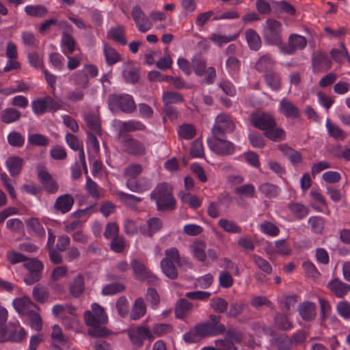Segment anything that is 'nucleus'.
<instances>
[{"label":"nucleus","instance_id":"obj_1","mask_svg":"<svg viewBox=\"0 0 350 350\" xmlns=\"http://www.w3.org/2000/svg\"><path fill=\"white\" fill-rule=\"evenodd\" d=\"M210 321L197 325L193 329L184 334L186 342L193 343L198 342L204 337L217 336L224 333L225 327L220 323V317L211 314Z\"/></svg>","mask_w":350,"mask_h":350},{"label":"nucleus","instance_id":"obj_2","mask_svg":"<svg viewBox=\"0 0 350 350\" xmlns=\"http://www.w3.org/2000/svg\"><path fill=\"white\" fill-rule=\"evenodd\" d=\"M91 309L84 313L85 323L90 327L88 334L93 337L106 336L107 330L103 325L107 323L108 317L104 308L97 303H94L91 305Z\"/></svg>","mask_w":350,"mask_h":350},{"label":"nucleus","instance_id":"obj_3","mask_svg":"<svg viewBox=\"0 0 350 350\" xmlns=\"http://www.w3.org/2000/svg\"><path fill=\"white\" fill-rule=\"evenodd\" d=\"M152 199L154 200L159 210L173 209L176 200L172 195V187L167 183H161L152 191Z\"/></svg>","mask_w":350,"mask_h":350},{"label":"nucleus","instance_id":"obj_4","mask_svg":"<svg viewBox=\"0 0 350 350\" xmlns=\"http://www.w3.org/2000/svg\"><path fill=\"white\" fill-rule=\"evenodd\" d=\"M282 24L275 19L268 18L264 25L263 37L265 40L271 45H282Z\"/></svg>","mask_w":350,"mask_h":350},{"label":"nucleus","instance_id":"obj_5","mask_svg":"<svg viewBox=\"0 0 350 350\" xmlns=\"http://www.w3.org/2000/svg\"><path fill=\"white\" fill-rule=\"evenodd\" d=\"M165 257L161 262V268L163 273L170 279H175L178 276L176 265L180 262L178 251L175 247L165 250Z\"/></svg>","mask_w":350,"mask_h":350},{"label":"nucleus","instance_id":"obj_6","mask_svg":"<svg viewBox=\"0 0 350 350\" xmlns=\"http://www.w3.org/2000/svg\"><path fill=\"white\" fill-rule=\"evenodd\" d=\"M108 104L111 111L120 109L124 112L130 113L135 109V103L133 97L128 94H111L109 97Z\"/></svg>","mask_w":350,"mask_h":350},{"label":"nucleus","instance_id":"obj_7","mask_svg":"<svg viewBox=\"0 0 350 350\" xmlns=\"http://www.w3.org/2000/svg\"><path fill=\"white\" fill-rule=\"evenodd\" d=\"M120 148L124 152L134 157H142L147 152L143 142L129 135L122 138Z\"/></svg>","mask_w":350,"mask_h":350},{"label":"nucleus","instance_id":"obj_8","mask_svg":"<svg viewBox=\"0 0 350 350\" xmlns=\"http://www.w3.org/2000/svg\"><path fill=\"white\" fill-rule=\"evenodd\" d=\"M34 114L40 116L47 111H55L62 108V105L51 96L37 98L31 103Z\"/></svg>","mask_w":350,"mask_h":350},{"label":"nucleus","instance_id":"obj_9","mask_svg":"<svg viewBox=\"0 0 350 350\" xmlns=\"http://www.w3.org/2000/svg\"><path fill=\"white\" fill-rule=\"evenodd\" d=\"M83 72H84V75L80 71L74 72L70 77V81L85 89L89 83L88 75L91 77H96L98 74V70L96 66L87 64L83 66Z\"/></svg>","mask_w":350,"mask_h":350},{"label":"nucleus","instance_id":"obj_10","mask_svg":"<svg viewBox=\"0 0 350 350\" xmlns=\"http://www.w3.org/2000/svg\"><path fill=\"white\" fill-rule=\"evenodd\" d=\"M234 123L231 117L225 113L219 114L212 129L213 136H223L226 133L234 131Z\"/></svg>","mask_w":350,"mask_h":350},{"label":"nucleus","instance_id":"obj_11","mask_svg":"<svg viewBox=\"0 0 350 350\" xmlns=\"http://www.w3.org/2000/svg\"><path fill=\"white\" fill-rule=\"evenodd\" d=\"M23 266L29 271V273L24 278L25 282L31 285L40 278V272L43 269V264L36 258L26 259Z\"/></svg>","mask_w":350,"mask_h":350},{"label":"nucleus","instance_id":"obj_12","mask_svg":"<svg viewBox=\"0 0 350 350\" xmlns=\"http://www.w3.org/2000/svg\"><path fill=\"white\" fill-rule=\"evenodd\" d=\"M221 136H213L207 139L210 149L217 154L224 155L232 154L235 147L232 143L220 139Z\"/></svg>","mask_w":350,"mask_h":350},{"label":"nucleus","instance_id":"obj_13","mask_svg":"<svg viewBox=\"0 0 350 350\" xmlns=\"http://www.w3.org/2000/svg\"><path fill=\"white\" fill-rule=\"evenodd\" d=\"M307 40L304 36L293 33L290 35L287 44L280 46V51L284 54L292 55L297 50H301L306 46Z\"/></svg>","mask_w":350,"mask_h":350},{"label":"nucleus","instance_id":"obj_14","mask_svg":"<svg viewBox=\"0 0 350 350\" xmlns=\"http://www.w3.org/2000/svg\"><path fill=\"white\" fill-rule=\"evenodd\" d=\"M129 337L133 344L141 347L144 340H152L151 329L146 326L131 328L128 330Z\"/></svg>","mask_w":350,"mask_h":350},{"label":"nucleus","instance_id":"obj_15","mask_svg":"<svg viewBox=\"0 0 350 350\" xmlns=\"http://www.w3.org/2000/svg\"><path fill=\"white\" fill-rule=\"evenodd\" d=\"M131 266L136 279L139 280H147L150 282H154L157 280V277L150 272L144 263L138 260H132L131 262Z\"/></svg>","mask_w":350,"mask_h":350},{"label":"nucleus","instance_id":"obj_16","mask_svg":"<svg viewBox=\"0 0 350 350\" xmlns=\"http://www.w3.org/2000/svg\"><path fill=\"white\" fill-rule=\"evenodd\" d=\"M251 122L254 127L265 133L275 124V120L271 114L258 111L252 115Z\"/></svg>","mask_w":350,"mask_h":350},{"label":"nucleus","instance_id":"obj_17","mask_svg":"<svg viewBox=\"0 0 350 350\" xmlns=\"http://www.w3.org/2000/svg\"><path fill=\"white\" fill-rule=\"evenodd\" d=\"M13 306L16 311L21 315L23 318L34 310L33 308H35L34 304L31 301L29 297L27 296L14 299Z\"/></svg>","mask_w":350,"mask_h":350},{"label":"nucleus","instance_id":"obj_18","mask_svg":"<svg viewBox=\"0 0 350 350\" xmlns=\"http://www.w3.org/2000/svg\"><path fill=\"white\" fill-rule=\"evenodd\" d=\"M74 202V198L71 195H62L56 199L53 205V208L55 211L64 214L71 210Z\"/></svg>","mask_w":350,"mask_h":350},{"label":"nucleus","instance_id":"obj_19","mask_svg":"<svg viewBox=\"0 0 350 350\" xmlns=\"http://www.w3.org/2000/svg\"><path fill=\"white\" fill-rule=\"evenodd\" d=\"M132 16L140 31L146 32L151 28V23L139 8L135 7L133 9Z\"/></svg>","mask_w":350,"mask_h":350},{"label":"nucleus","instance_id":"obj_20","mask_svg":"<svg viewBox=\"0 0 350 350\" xmlns=\"http://www.w3.org/2000/svg\"><path fill=\"white\" fill-rule=\"evenodd\" d=\"M278 109L286 118H298L300 116L299 109L286 98L280 100Z\"/></svg>","mask_w":350,"mask_h":350},{"label":"nucleus","instance_id":"obj_21","mask_svg":"<svg viewBox=\"0 0 350 350\" xmlns=\"http://www.w3.org/2000/svg\"><path fill=\"white\" fill-rule=\"evenodd\" d=\"M114 125L120 133L124 132H133L135 131H142L144 129V125L138 121H115Z\"/></svg>","mask_w":350,"mask_h":350},{"label":"nucleus","instance_id":"obj_22","mask_svg":"<svg viewBox=\"0 0 350 350\" xmlns=\"http://www.w3.org/2000/svg\"><path fill=\"white\" fill-rule=\"evenodd\" d=\"M310 196L312 200L311 206L317 211L325 213L328 210L327 204L323 196L317 190H311Z\"/></svg>","mask_w":350,"mask_h":350},{"label":"nucleus","instance_id":"obj_23","mask_svg":"<svg viewBox=\"0 0 350 350\" xmlns=\"http://www.w3.org/2000/svg\"><path fill=\"white\" fill-rule=\"evenodd\" d=\"M122 74L125 80L130 83H136L139 79L137 68L131 61L124 62L122 65Z\"/></svg>","mask_w":350,"mask_h":350},{"label":"nucleus","instance_id":"obj_24","mask_svg":"<svg viewBox=\"0 0 350 350\" xmlns=\"http://www.w3.org/2000/svg\"><path fill=\"white\" fill-rule=\"evenodd\" d=\"M126 187L135 193H143L151 188L150 182L145 178L138 180H127Z\"/></svg>","mask_w":350,"mask_h":350},{"label":"nucleus","instance_id":"obj_25","mask_svg":"<svg viewBox=\"0 0 350 350\" xmlns=\"http://www.w3.org/2000/svg\"><path fill=\"white\" fill-rule=\"evenodd\" d=\"M327 288L335 296L342 297L350 291V285L335 279L327 284Z\"/></svg>","mask_w":350,"mask_h":350},{"label":"nucleus","instance_id":"obj_26","mask_svg":"<svg viewBox=\"0 0 350 350\" xmlns=\"http://www.w3.org/2000/svg\"><path fill=\"white\" fill-rule=\"evenodd\" d=\"M162 227V223L158 218L152 217L147 221L146 225L142 226L139 228V232L146 236L151 237L153 234L156 233Z\"/></svg>","mask_w":350,"mask_h":350},{"label":"nucleus","instance_id":"obj_27","mask_svg":"<svg viewBox=\"0 0 350 350\" xmlns=\"http://www.w3.org/2000/svg\"><path fill=\"white\" fill-rule=\"evenodd\" d=\"M265 136L269 139L278 142L285 139L286 133L283 129L277 126L276 122L270 128H269L265 133Z\"/></svg>","mask_w":350,"mask_h":350},{"label":"nucleus","instance_id":"obj_28","mask_svg":"<svg viewBox=\"0 0 350 350\" xmlns=\"http://www.w3.org/2000/svg\"><path fill=\"white\" fill-rule=\"evenodd\" d=\"M332 58L339 64L350 62V55L343 43H340L339 49H333L330 52Z\"/></svg>","mask_w":350,"mask_h":350},{"label":"nucleus","instance_id":"obj_29","mask_svg":"<svg viewBox=\"0 0 350 350\" xmlns=\"http://www.w3.org/2000/svg\"><path fill=\"white\" fill-rule=\"evenodd\" d=\"M206 244L202 241L194 242L191 246L192 256L200 262H206Z\"/></svg>","mask_w":350,"mask_h":350},{"label":"nucleus","instance_id":"obj_30","mask_svg":"<svg viewBox=\"0 0 350 350\" xmlns=\"http://www.w3.org/2000/svg\"><path fill=\"white\" fill-rule=\"evenodd\" d=\"M299 314L305 321H311L316 316V306L314 303L306 301L299 307Z\"/></svg>","mask_w":350,"mask_h":350},{"label":"nucleus","instance_id":"obj_31","mask_svg":"<svg viewBox=\"0 0 350 350\" xmlns=\"http://www.w3.org/2000/svg\"><path fill=\"white\" fill-rule=\"evenodd\" d=\"M87 147L89 159L95 158L100 151V145L96 137L91 133H88Z\"/></svg>","mask_w":350,"mask_h":350},{"label":"nucleus","instance_id":"obj_32","mask_svg":"<svg viewBox=\"0 0 350 350\" xmlns=\"http://www.w3.org/2000/svg\"><path fill=\"white\" fill-rule=\"evenodd\" d=\"M24 321L28 324L31 329L39 332L42 328V321L38 313L33 310L23 317Z\"/></svg>","mask_w":350,"mask_h":350},{"label":"nucleus","instance_id":"obj_33","mask_svg":"<svg viewBox=\"0 0 350 350\" xmlns=\"http://www.w3.org/2000/svg\"><path fill=\"white\" fill-rule=\"evenodd\" d=\"M245 35L249 47L254 51L258 50L261 46V40L258 33L252 29H248Z\"/></svg>","mask_w":350,"mask_h":350},{"label":"nucleus","instance_id":"obj_34","mask_svg":"<svg viewBox=\"0 0 350 350\" xmlns=\"http://www.w3.org/2000/svg\"><path fill=\"white\" fill-rule=\"evenodd\" d=\"M51 339L53 340V342L55 345V350H62V349L57 347V345H65L68 342L67 337L65 335H64L60 327L56 324L53 326Z\"/></svg>","mask_w":350,"mask_h":350},{"label":"nucleus","instance_id":"obj_35","mask_svg":"<svg viewBox=\"0 0 350 350\" xmlns=\"http://www.w3.org/2000/svg\"><path fill=\"white\" fill-rule=\"evenodd\" d=\"M23 163V159L18 157H11L6 160V165L11 176L19 174Z\"/></svg>","mask_w":350,"mask_h":350},{"label":"nucleus","instance_id":"obj_36","mask_svg":"<svg viewBox=\"0 0 350 350\" xmlns=\"http://www.w3.org/2000/svg\"><path fill=\"white\" fill-rule=\"evenodd\" d=\"M146 312V308L143 298L136 299L134 305L131 309V318L137 320L142 318Z\"/></svg>","mask_w":350,"mask_h":350},{"label":"nucleus","instance_id":"obj_37","mask_svg":"<svg viewBox=\"0 0 350 350\" xmlns=\"http://www.w3.org/2000/svg\"><path fill=\"white\" fill-rule=\"evenodd\" d=\"M84 279L81 275H77L70 283V293L74 297L80 296L84 291Z\"/></svg>","mask_w":350,"mask_h":350},{"label":"nucleus","instance_id":"obj_38","mask_svg":"<svg viewBox=\"0 0 350 350\" xmlns=\"http://www.w3.org/2000/svg\"><path fill=\"white\" fill-rule=\"evenodd\" d=\"M218 225L225 232L232 234H239L242 232V228L235 222L227 219L221 218L218 221Z\"/></svg>","mask_w":350,"mask_h":350},{"label":"nucleus","instance_id":"obj_39","mask_svg":"<svg viewBox=\"0 0 350 350\" xmlns=\"http://www.w3.org/2000/svg\"><path fill=\"white\" fill-rule=\"evenodd\" d=\"M62 51L66 55L72 54L76 48V43L74 38L68 33H64L62 38Z\"/></svg>","mask_w":350,"mask_h":350},{"label":"nucleus","instance_id":"obj_40","mask_svg":"<svg viewBox=\"0 0 350 350\" xmlns=\"http://www.w3.org/2000/svg\"><path fill=\"white\" fill-rule=\"evenodd\" d=\"M104 55L107 65L112 66L121 59L120 55L112 47L105 45Z\"/></svg>","mask_w":350,"mask_h":350},{"label":"nucleus","instance_id":"obj_41","mask_svg":"<svg viewBox=\"0 0 350 350\" xmlns=\"http://www.w3.org/2000/svg\"><path fill=\"white\" fill-rule=\"evenodd\" d=\"M274 65V61L269 55L261 56L256 64V69L260 72H266Z\"/></svg>","mask_w":350,"mask_h":350},{"label":"nucleus","instance_id":"obj_42","mask_svg":"<svg viewBox=\"0 0 350 350\" xmlns=\"http://www.w3.org/2000/svg\"><path fill=\"white\" fill-rule=\"evenodd\" d=\"M228 72L232 77H236L241 69V62L235 57H229L226 62Z\"/></svg>","mask_w":350,"mask_h":350},{"label":"nucleus","instance_id":"obj_43","mask_svg":"<svg viewBox=\"0 0 350 350\" xmlns=\"http://www.w3.org/2000/svg\"><path fill=\"white\" fill-rule=\"evenodd\" d=\"M21 112L13 108H8L0 113L2 122L9 124L16 121L21 117Z\"/></svg>","mask_w":350,"mask_h":350},{"label":"nucleus","instance_id":"obj_44","mask_svg":"<svg viewBox=\"0 0 350 350\" xmlns=\"http://www.w3.org/2000/svg\"><path fill=\"white\" fill-rule=\"evenodd\" d=\"M196 133L195 127L190 124H184L179 126L178 134L180 138L189 140L192 139Z\"/></svg>","mask_w":350,"mask_h":350},{"label":"nucleus","instance_id":"obj_45","mask_svg":"<svg viewBox=\"0 0 350 350\" xmlns=\"http://www.w3.org/2000/svg\"><path fill=\"white\" fill-rule=\"evenodd\" d=\"M273 8L278 12H284L289 15L293 16L295 14V9L293 5L286 1H271Z\"/></svg>","mask_w":350,"mask_h":350},{"label":"nucleus","instance_id":"obj_46","mask_svg":"<svg viewBox=\"0 0 350 350\" xmlns=\"http://www.w3.org/2000/svg\"><path fill=\"white\" fill-rule=\"evenodd\" d=\"M85 121L91 130L98 134L100 133L99 117L96 113H88L85 117Z\"/></svg>","mask_w":350,"mask_h":350},{"label":"nucleus","instance_id":"obj_47","mask_svg":"<svg viewBox=\"0 0 350 350\" xmlns=\"http://www.w3.org/2000/svg\"><path fill=\"white\" fill-rule=\"evenodd\" d=\"M324 219L319 216H313L309 218L308 224L312 231L315 234H321L324 229Z\"/></svg>","mask_w":350,"mask_h":350},{"label":"nucleus","instance_id":"obj_48","mask_svg":"<svg viewBox=\"0 0 350 350\" xmlns=\"http://www.w3.org/2000/svg\"><path fill=\"white\" fill-rule=\"evenodd\" d=\"M192 65L194 72L198 75L202 76L204 75L206 69V61L200 55H198L192 59Z\"/></svg>","mask_w":350,"mask_h":350},{"label":"nucleus","instance_id":"obj_49","mask_svg":"<svg viewBox=\"0 0 350 350\" xmlns=\"http://www.w3.org/2000/svg\"><path fill=\"white\" fill-rule=\"evenodd\" d=\"M193 305L191 302L185 299H180L176 306V315L178 318H182L185 316V313L190 311Z\"/></svg>","mask_w":350,"mask_h":350},{"label":"nucleus","instance_id":"obj_50","mask_svg":"<svg viewBox=\"0 0 350 350\" xmlns=\"http://www.w3.org/2000/svg\"><path fill=\"white\" fill-rule=\"evenodd\" d=\"M326 128L329 135L337 140H342L345 137V133L338 126L332 124L329 120L326 121Z\"/></svg>","mask_w":350,"mask_h":350},{"label":"nucleus","instance_id":"obj_51","mask_svg":"<svg viewBox=\"0 0 350 350\" xmlns=\"http://www.w3.org/2000/svg\"><path fill=\"white\" fill-rule=\"evenodd\" d=\"M259 191L268 198H274L279 193V188L270 183H262L259 186Z\"/></svg>","mask_w":350,"mask_h":350},{"label":"nucleus","instance_id":"obj_52","mask_svg":"<svg viewBox=\"0 0 350 350\" xmlns=\"http://www.w3.org/2000/svg\"><path fill=\"white\" fill-rule=\"evenodd\" d=\"M182 202L187 203L192 208H198L200 206L202 201L194 195L189 193H183L180 194Z\"/></svg>","mask_w":350,"mask_h":350},{"label":"nucleus","instance_id":"obj_53","mask_svg":"<svg viewBox=\"0 0 350 350\" xmlns=\"http://www.w3.org/2000/svg\"><path fill=\"white\" fill-rule=\"evenodd\" d=\"M252 259L255 265L262 271L266 273H270L272 271L271 265L261 256L254 254L252 256Z\"/></svg>","mask_w":350,"mask_h":350},{"label":"nucleus","instance_id":"obj_54","mask_svg":"<svg viewBox=\"0 0 350 350\" xmlns=\"http://www.w3.org/2000/svg\"><path fill=\"white\" fill-rule=\"evenodd\" d=\"M142 172V167L139 164H132L127 167L124 176L127 180H135Z\"/></svg>","mask_w":350,"mask_h":350},{"label":"nucleus","instance_id":"obj_55","mask_svg":"<svg viewBox=\"0 0 350 350\" xmlns=\"http://www.w3.org/2000/svg\"><path fill=\"white\" fill-rule=\"evenodd\" d=\"M213 282V276L211 273L198 278L194 282V286L200 288H208Z\"/></svg>","mask_w":350,"mask_h":350},{"label":"nucleus","instance_id":"obj_56","mask_svg":"<svg viewBox=\"0 0 350 350\" xmlns=\"http://www.w3.org/2000/svg\"><path fill=\"white\" fill-rule=\"evenodd\" d=\"M26 14L30 16L40 17L47 13V10L42 5H27L25 8Z\"/></svg>","mask_w":350,"mask_h":350},{"label":"nucleus","instance_id":"obj_57","mask_svg":"<svg viewBox=\"0 0 350 350\" xmlns=\"http://www.w3.org/2000/svg\"><path fill=\"white\" fill-rule=\"evenodd\" d=\"M211 308L217 312H224L228 308V302L220 297L213 298L210 302Z\"/></svg>","mask_w":350,"mask_h":350},{"label":"nucleus","instance_id":"obj_58","mask_svg":"<svg viewBox=\"0 0 350 350\" xmlns=\"http://www.w3.org/2000/svg\"><path fill=\"white\" fill-rule=\"evenodd\" d=\"M124 34V31L122 27H118L116 28L111 29L109 32L110 38L123 45L126 44V40L125 39Z\"/></svg>","mask_w":350,"mask_h":350},{"label":"nucleus","instance_id":"obj_59","mask_svg":"<svg viewBox=\"0 0 350 350\" xmlns=\"http://www.w3.org/2000/svg\"><path fill=\"white\" fill-rule=\"evenodd\" d=\"M8 142L12 146L21 147L25 143V137L18 132L13 131L8 135Z\"/></svg>","mask_w":350,"mask_h":350},{"label":"nucleus","instance_id":"obj_60","mask_svg":"<svg viewBox=\"0 0 350 350\" xmlns=\"http://www.w3.org/2000/svg\"><path fill=\"white\" fill-rule=\"evenodd\" d=\"M27 224L28 228L34 232L38 236L44 237L45 235V230L37 219H29Z\"/></svg>","mask_w":350,"mask_h":350},{"label":"nucleus","instance_id":"obj_61","mask_svg":"<svg viewBox=\"0 0 350 350\" xmlns=\"http://www.w3.org/2000/svg\"><path fill=\"white\" fill-rule=\"evenodd\" d=\"M124 289V285L115 283L105 286L102 289V295L105 296L112 295L122 292Z\"/></svg>","mask_w":350,"mask_h":350},{"label":"nucleus","instance_id":"obj_62","mask_svg":"<svg viewBox=\"0 0 350 350\" xmlns=\"http://www.w3.org/2000/svg\"><path fill=\"white\" fill-rule=\"evenodd\" d=\"M291 211L298 218L301 219L308 214L306 206L299 203H294L289 205Z\"/></svg>","mask_w":350,"mask_h":350},{"label":"nucleus","instance_id":"obj_63","mask_svg":"<svg viewBox=\"0 0 350 350\" xmlns=\"http://www.w3.org/2000/svg\"><path fill=\"white\" fill-rule=\"evenodd\" d=\"M28 142L34 146H45L49 143L48 138L41 134H31L28 137Z\"/></svg>","mask_w":350,"mask_h":350},{"label":"nucleus","instance_id":"obj_64","mask_svg":"<svg viewBox=\"0 0 350 350\" xmlns=\"http://www.w3.org/2000/svg\"><path fill=\"white\" fill-rule=\"evenodd\" d=\"M183 100L182 96L176 92H165L163 94V100L165 105L182 102Z\"/></svg>","mask_w":350,"mask_h":350}]
</instances>
